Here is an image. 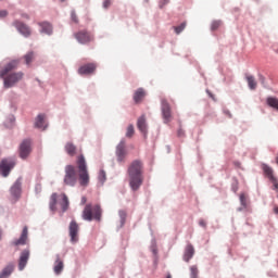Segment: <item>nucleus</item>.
I'll list each match as a JSON object with an SVG mask.
<instances>
[{
	"label": "nucleus",
	"mask_w": 278,
	"mask_h": 278,
	"mask_svg": "<svg viewBox=\"0 0 278 278\" xmlns=\"http://www.w3.org/2000/svg\"><path fill=\"white\" fill-rule=\"evenodd\" d=\"M40 27H41V31L43 34H48V35H51L52 31H53V27L51 25V23H48V22H43V23H39Z\"/></svg>",
	"instance_id": "obj_24"
},
{
	"label": "nucleus",
	"mask_w": 278,
	"mask_h": 278,
	"mask_svg": "<svg viewBox=\"0 0 278 278\" xmlns=\"http://www.w3.org/2000/svg\"><path fill=\"white\" fill-rule=\"evenodd\" d=\"M222 25V21H213L212 25H211V29L215 30L218 29V27H220Z\"/></svg>",
	"instance_id": "obj_36"
},
{
	"label": "nucleus",
	"mask_w": 278,
	"mask_h": 278,
	"mask_svg": "<svg viewBox=\"0 0 278 278\" xmlns=\"http://www.w3.org/2000/svg\"><path fill=\"white\" fill-rule=\"evenodd\" d=\"M18 64V60H11V62H8V64L0 71V77L3 78L4 88H12L23 79L24 73L22 71L12 73V71L17 68Z\"/></svg>",
	"instance_id": "obj_1"
},
{
	"label": "nucleus",
	"mask_w": 278,
	"mask_h": 278,
	"mask_svg": "<svg viewBox=\"0 0 278 278\" xmlns=\"http://www.w3.org/2000/svg\"><path fill=\"white\" fill-rule=\"evenodd\" d=\"M111 5V0H105L104 3H103V7L104 8H110Z\"/></svg>",
	"instance_id": "obj_41"
},
{
	"label": "nucleus",
	"mask_w": 278,
	"mask_h": 278,
	"mask_svg": "<svg viewBox=\"0 0 278 278\" xmlns=\"http://www.w3.org/2000/svg\"><path fill=\"white\" fill-rule=\"evenodd\" d=\"M277 197H278V194H277Z\"/></svg>",
	"instance_id": "obj_53"
},
{
	"label": "nucleus",
	"mask_w": 278,
	"mask_h": 278,
	"mask_svg": "<svg viewBox=\"0 0 278 278\" xmlns=\"http://www.w3.org/2000/svg\"><path fill=\"white\" fill-rule=\"evenodd\" d=\"M266 102L270 108H275V110H278V98L277 97H267Z\"/></svg>",
	"instance_id": "obj_28"
},
{
	"label": "nucleus",
	"mask_w": 278,
	"mask_h": 278,
	"mask_svg": "<svg viewBox=\"0 0 278 278\" xmlns=\"http://www.w3.org/2000/svg\"><path fill=\"white\" fill-rule=\"evenodd\" d=\"M134 134H135V128H134V125L130 124V125H128V127L126 129V137L132 138Z\"/></svg>",
	"instance_id": "obj_32"
},
{
	"label": "nucleus",
	"mask_w": 278,
	"mask_h": 278,
	"mask_svg": "<svg viewBox=\"0 0 278 278\" xmlns=\"http://www.w3.org/2000/svg\"><path fill=\"white\" fill-rule=\"evenodd\" d=\"M15 160L13 157H3L0 162V173L3 177H8L10 175L12 168L15 166Z\"/></svg>",
	"instance_id": "obj_6"
},
{
	"label": "nucleus",
	"mask_w": 278,
	"mask_h": 278,
	"mask_svg": "<svg viewBox=\"0 0 278 278\" xmlns=\"http://www.w3.org/2000/svg\"><path fill=\"white\" fill-rule=\"evenodd\" d=\"M277 52H278V49H277Z\"/></svg>",
	"instance_id": "obj_52"
},
{
	"label": "nucleus",
	"mask_w": 278,
	"mask_h": 278,
	"mask_svg": "<svg viewBox=\"0 0 278 278\" xmlns=\"http://www.w3.org/2000/svg\"><path fill=\"white\" fill-rule=\"evenodd\" d=\"M14 25L21 34H23L24 36H30L31 31L28 25H25V23H22L21 21H15Z\"/></svg>",
	"instance_id": "obj_17"
},
{
	"label": "nucleus",
	"mask_w": 278,
	"mask_h": 278,
	"mask_svg": "<svg viewBox=\"0 0 278 278\" xmlns=\"http://www.w3.org/2000/svg\"><path fill=\"white\" fill-rule=\"evenodd\" d=\"M71 18H72V21H73L74 23H79V18H78V16H77L75 10H72V12H71Z\"/></svg>",
	"instance_id": "obj_37"
},
{
	"label": "nucleus",
	"mask_w": 278,
	"mask_h": 278,
	"mask_svg": "<svg viewBox=\"0 0 278 278\" xmlns=\"http://www.w3.org/2000/svg\"><path fill=\"white\" fill-rule=\"evenodd\" d=\"M240 203L243 205V207H248V197L244 194V192H241L240 194Z\"/></svg>",
	"instance_id": "obj_33"
},
{
	"label": "nucleus",
	"mask_w": 278,
	"mask_h": 278,
	"mask_svg": "<svg viewBox=\"0 0 278 278\" xmlns=\"http://www.w3.org/2000/svg\"><path fill=\"white\" fill-rule=\"evenodd\" d=\"M64 268V260L61 257L60 253L55 255V262L53 270L56 275H60Z\"/></svg>",
	"instance_id": "obj_16"
},
{
	"label": "nucleus",
	"mask_w": 278,
	"mask_h": 278,
	"mask_svg": "<svg viewBox=\"0 0 278 278\" xmlns=\"http://www.w3.org/2000/svg\"><path fill=\"white\" fill-rule=\"evenodd\" d=\"M62 197H63V199L61 201V207H62L63 212H66V210L68 208V205H70L68 197L65 193H63Z\"/></svg>",
	"instance_id": "obj_29"
},
{
	"label": "nucleus",
	"mask_w": 278,
	"mask_h": 278,
	"mask_svg": "<svg viewBox=\"0 0 278 278\" xmlns=\"http://www.w3.org/2000/svg\"><path fill=\"white\" fill-rule=\"evenodd\" d=\"M30 153H31V140L25 139L20 144V155L21 157L26 159Z\"/></svg>",
	"instance_id": "obj_9"
},
{
	"label": "nucleus",
	"mask_w": 278,
	"mask_h": 278,
	"mask_svg": "<svg viewBox=\"0 0 278 278\" xmlns=\"http://www.w3.org/2000/svg\"><path fill=\"white\" fill-rule=\"evenodd\" d=\"M186 26H187V23L184 22V23H181L180 25L174 27V29H175L176 34H181V31H184V29H185Z\"/></svg>",
	"instance_id": "obj_34"
},
{
	"label": "nucleus",
	"mask_w": 278,
	"mask_h": 278,
	"mask_svg": "<svg viewBox=\"0 0 278 278\" xmlns=\"http://www.w3.org/2000/svg\"><path fill=\"white\" fill-rule=\"evenodd\" d=\"M30 251L29 249H24L22 253L20 254V260H18V268L20 270H24L28 260H29Z\"/></svg>",
	"instance_id": "obj_13"
},
{
	"label": "nucleus",
	"mask_w": 278,
	"mask_h": 278,
	"mask_svg": "<svg viewBox=\"0 0 278 278\" xmlns=\"http://www.w3.org/2000/svg\"><path fill=\"white\" fill-rule=\"evenodd\" d=\"M190 276L191 278H198L199 277V268L197 265L190 266Z\"/></svg>",
	"instance_id": "obj_31"
},
{
	"label": "nucleus",
	"mask_w": 278,
	"mask_h": 278,
	"mask_svg": "<svg viewBox=\"0 0 278 278\" xmlns=\"http://www.w3.org/2000/svg\"><path fill=\"white\" fill-rule=\"evenodd\" d=\"M271 184L274 185V188L278 190V179L277 177H275L274 172H273Z\"/></svg>",
	"instance_id": "obj_38"
},
{
	"label": "nucleus",
	"mask_w": 278,
	"mask_h": 278,
	"mask_svg": "<svg viewBox=\"0 0 278 278\" xmlns=\"http://www.w3.org/2000/svg\"><path fill=\"white\" fill-rule=\"evenodd\" d=\"M128 179L132 190H139L143 184V162L134 160L128 166Z\"/></svg>",
	"instance_id": "obj_2"
},
{
	"label": "nucleus",
	"mask_w": 278,
	"mask_h": 278,
	"mask_svg": "<svg viewBox=\"0 0 278 278\" xmlns=\"http://www.w3.org/2000/svg\"><path fill=\"white\" fill-rule=\"evenodd\" d=\"M276 162H277V164H278V153H277V156H276Z\"/></svg>",
	"instance_id": "obj_49"
},
{
	"label": "nucleus",
	"mask_w": 278,
	"mask_h": 278,
	"mask_svg": "<svg viewBox=\"0 0 278 278\" xmlns=\"http://www.w3.org/2000/svg\"><path fill=\"white\" fill-rule=\"evenodd\" d=\"M167 278H172V275H168Z\"/></svg>",
	"instance_id": "obj_51"
},
{
	"label": "nucleus",
	"mask_w": 278,
	"mask_h": 278,
	"mask_svg": "<svg viewBox=\"0 0 278 278\" xmlns=\"http://www.w3.org/2000/svg\"><path fill=\"white\" fill-rule=\"evenodd\" d=\"M274 212H275V214H278V205L274 206Z\"/></svg>",
	"instance_id": "obj_44"
},
{
	"label": "nucleus",
	"mask_w": 278,
	"mask_h": 278,
	"mask_svg": "<svg viewBox=\"0 0 278 278\" xmlns=\"http://www.w3.org/2000/svg\"><path fill=\"white\" fill-rule=\"evenodd\" d=\"M247 81L251 90H255L257 88V81L253 75H247Z\"/></svg>",
	"instance_id": "obj_25"
},
{
	"label": "nucleus",
	"mask_w": 278,
	"mask_h": 278,
	"mask_svg": "<svg viewBox=\"0 0 278 278\" xmlns=\"http://www.w3.org/2000/svg\"><path fill=\"white\" fill-rule=\"evenodd\" d=\"M232 190H233L235 192H237L238 186H233V187H232Z\"/></svg>",
	"instance_id": "obj_46"
},
{
	"label": "nucleus",
	"mask_w": 278,
	"mask_h": 278,
	"mask_svg": "<svg viewBox=\"0 0 278 278\" xmlns=\"http://www.w3.org/2000/svg\"><path fill=\"white\" fill-rule=\"evenodd\" d=\"M76 164L78 168V179L80 186H89L90 173L88 172V163L84 153H79V155H77Z\"/></svg>",
	"instance_id": "obj_3"
},
{
	"label": "nucleus",
	"mask_w": 278,
	"mask_h": 278,
	"mask_svg": "<svg viewBox=\"0 0 278 278\" xmlns=\"http://www.w3.org/2000/svg\"><path fill=\"white\" fill-rule=\"evenodd\" d=\"M68 229H70L71 241L77 242V240L79 239L78 238L79 225L77 220H71Z\"/></svg>",
	"instance_id": "obj_11"
},
{
	"label": "nucleus",
	"mask_w": 278,
	"mask_h": 278,
	"mask_svg": "<svg viewBox=\"0 0 278 278\" xmlns=\"http://www.w3.org/2000/svg\"><path fill=\"white\" fill-rule=\"evenodd\" d=\"M115 154L117 157V162H124L127 151H126V142L125 140H121L116 147Z\"/></svg>",
	"instance_id": "obj_10"
},
{
	"label": "nucleus",
	"mask_w": 278,
	"mask_h": 278,
	"mask_svg": "<svg viewBox=\"0 0 278 278\" xmlns=\"http://www.w3.org/2000/svg\"><path fill=\"white\" fill-rule=\"evenodd\" d=\"M101 217H102L101 205L99 204L92 205L91 203H87L83 212V218H85V220H92V218H96V220H101Z\"/></svg>",
	"instance_id": "obj_4"
},
{
	"label": "nucleus",
	"mask_w": 278,
	"mask_h": 278,
	"mask_svg": "<svg viewBox=\"0 0 278 278\" xmlns=\"http://www.w3.org/2000/svg\"><path fill=\"white\" fill-rule=\"evenodd\" d=\"M10 192L14 199H20L22 194V179H16V181H14L11 186Z\"/></svg>",
	"instance_id": "obj_12"
},
{
	"label": "nucleus",
	"mask_w": 278,
	"mask_h": 278,
	"mask_svg": "<svg viewBox=\"0 0 278 278\" xmlns=\"http://www.w3.org/2000/svg\"><path fill=\"white\" fill-rule=\"evenodd\" d=\"M62 3H64L66 0H60Z\"/></svg>",
	"instance_id": "obj_50"
},
{
	"label": "nucleus",
	"mask_w": 278,
	"mask_h": 278,
	"mask_svg": "<svg viewBox=\"0 0 278 278\" xmlns=\"http://www.w3.org/2000/svg\"><path fill=\"white\" fill-rule=\"evenodd\" d=\"M46 114H38L35 121V127L46 129L47 125H45Z\"/></svg>",
	"instance_id": "obj_23"
},
{
	"label": "nucleus",
	"mask_w": 278,
	"mask_h": 278,
	"mask_svg": "<svg viewBox=\"0 0 278 278\" xmlns=\"http://www.w3.org/2000/svg\"><path fill=\"white\" fill-rule=\"evenodd\" d=\"M56 203H58V192H53L50 197V210H52V212H55L56 210Z\"/></svg>",
	"instance_id": "obj_26"
},
{
	"label": "nucleus",
	"mask_w": 278,
	"mask_h": 278,
	"mask_svg": "<svg viewBox=\"0 0 278 278\" xmlns=\"http://www.w3.org/2000/svg\"><path fill=\"white\" fill-rule=\"evenodd\" d=\"M74 36L76 40H78V42H80L81 45H88L89 42L94 40V36H92V34L87 29H81L80 31H76Z\"/></svg>",
	"instance_id": "obj_8"
},
{
	"label": "nucleus",
	"mask_w": 278,
	"mask_h": 278,
	"mask_svg": "<svg viewBox=\"0 0 278 278\" xmlns=\"http://www.w3.org/2000/svg\"><path fill=\"white\" fill-rule=\"evenodd\" d=\"M161 112L163 114V119L165 121V123H170L173 118V112L170 103L167 101V99H161Z\"/></svg>",
	"instance_id": "obj_7"
},
{
	"label": "nucleus",
	"mask_w": 278,
	"mask_h": 278,
	"mask_svg": "<svg viewBox=\"0 0 278 278\" xmlns=\"http://www.w3.org/2000/svg\"><path fill=\"white\" fill-rule=\"evenodd\" d=\"M99 181H101V184H104V181H106V173L103 168L99 173Z\"/></svg>",
	"instance_id": "obj_35"
},
{
	"label": "nucleus",
	"mask_w": 278,
	"mask_h": 278,
	"mask_svg": "<svg viewBox=\"0 0 278 278\" xmlns=\"http://www.w3.org/2000/svg\"><path fill=\"white\" fill-rule=\"evenodd\" d=\"M8 12L7 10H0V16H7Z\"/></svg>",
	"instance_id": "obj_43"
},
{
	"label": "nucleus",
	"mask_w": 278,
	"mask_h": 278,
	"mask_svg": "<svg viewBox=\"0 0 278 278\" xmlns=\"http://www.w3.org/2000/svg\"><path fill=\"white\" fill-rule=\"evenodd\" d=\"M14 270V264L10 263L0 273V278H8Z\"/></svg>",
	"instance_id": "obj_21"
},
{
	"label": "nucleus",
	"mask_w": 278,
	"mask_h": 278,
	"mask_svg": "<svg viewBox=\"0 0 278 278\" xmlns=\"http://www.w3.org/2000/svg\"><path fill=\"white\" fill-rule=\"evenodd\" d=\"M65 151L68 155L74 156L77 153V147L74 144V142H66Z\"/></svg>",
	"instance_id": "obj_22"
},
{
	"label": "nucleus",
	"mask_w": 278,
	"mask_h": 278,
	"mask_svg": "<svg viewBox=\"0 0 278 278\" xmlns=\"http://www.w3.org/2000/svg\"><path fill=\"white\" fill-rule=\"evenodd\" d=\"M28 238V227H23V231L21 233V237L17 240L13 241V244H26Z\"/></svg>",
	"instance_id": "obj_19"
},
{
	"label": "nucleus",
	"mask_w": 278,
	"mask_h": 278,
	"mask_svg": "<svg viewBox=\"0 0 278 278\" xmlns=\"http://www.w3.org/2000/svg\"><path fill=\"white\" fill-rule=\"evenodd\" d=\"M178 136H185V130L181 127L178 129Z\"/></svg>",
	"instance_id": "obj_42"
},
{
	"label": "nucleus",
	"mask_w": 278,
	"mask_h": 278,
	"mask_svg": "<svg viewBox=\"0 0 278 278\" xmlns=\"http://www.w3.org/2000/svg\"><path fill=\"white\" fill-rule=\"evenodd\" d=\"M147 92L144 90V88H137V90H135V94H134V100L135 103H141L142 99H144Z\"/></svg>",
	"instance_id": "obj_20"
},
{
	"label": "nucleus",
	"mask_w": 278,
	"mask_h": 278,
	"mask_svg": "<svg viewBox=\"0 0 278 278\" xmlns=\"http://www.w3.org/2000/svg\"><path fill=\"white\" fill-rule=\"evenodd\" d=\"M137 127H138L139 131H141V134H143V136H147L148 123H147L146 114H142L141 116H139V118L137 119Z\"/></svg>",
	"instance_id": "obj_14"
},
{
	"label": "nucleus",
	"mask_w": 278,
	"mask_h": 278,
	"mask_svg": "<svg viewBox=\"0 0 278 278\" xmlns=\"http://www.w3.org/2000/svg\"><path fill=\"white\" fill-rule=\"evenodd\" d=\"M24 16H25L26 18H29L28 14H24Z\"/></svg>",
	"instance_id": "obj_48"
},
{
	"label": "nucleus",
	"mask_w": 278,
	"mask_h": 278,
	"mask_svg": "<svg viewBox=\"0 0 278 278\" xmlns=\"http://www.w3.org/2000/svg\"><path fill=\"white\" fill-rule=\"evenodd\" d=\"M86 201H87V198H86V197H83V198H81V203H86Z\"/></svg>",
	"instance_id": "obj_45"
},
{
	"label": "nucleus",
	"mask_w": 278,
	"mask_h": 278,
	"mask_svg": "<svg viewBox=\"0 0 278 278\" xmlns=\"http://www.w3.org/2000/svg\"><path fill=\"white\" fill-rule=\"evenodd\" d=\"M97 68V64H94L93 62H90L89 64H84L83 66H80L78 68V73L80 75H90L91 73H94Z\"/></svg>",
	"instance_id": "obj_15"
},
{
	"label": "nucleus",
	"mask_w": 278,
	"mask_h": 278,
	"mask_svg": "<svg viewBox=\"0 0 278 278\" xmlns=\"http://www.w3.org/2000/svg\"><path fill=\"white\" fill-rule=\"evenodd\" d=\"M169 0H163V3H168Z\"/></svg>",
	"instance_id": "obj_47"
},
{
	"label": "nucleus",
	"mask_w": 278,
	"mask_h": 278,
	"mask_svg": "<svg viewBox=\"0 0 278 278\" xmlns=\"http://www.w3.org/2000/svg\"><path fill=\"white\" fill-rule=\"evenodd\" d=\"M195 253V249L193 244H187L184 252V260L185 262H190L191 257H193Z\"/></svg>",
	"instance_id": "obj_18"
},
{
	"label": "nucleus",
	"mask_w": 278,
	"mask_h": 278,
	"mask_svg": "<svg viewBox=\"0 0 278 278\" xmlns=\"http://www.w3.org/2000/svg\"><path fill=\"white\" fill-rule=\"evenodd\" d=\"M265 175L273 181V175H274V168L271 166H268V164H263L262 166Z\"/></svg>",
	"instance_id": "obj_27"
},
{
	"label": "nucleus",
	"mask_w": 278,
	"mask_h": 278,
	"mask_svg": "<svg viewBox=\"0 0 278 278\" xmlns=\"http://www.w3.org/2000/svg\"><path fill=\"white\" fill-rule=\"evenodd\" d=\"M78 179L77 170L74 164L65 166L64 184L66 186H76Z\"/></svg>",
	"instance_id": "obj_5"
},
{
	"label": "nucleus",
	"mask_w": 278,
	"mask_h": 278,
	"mask_svg": "<svg viewBox=\"0 0 278 278\" xmlns=\"http://www.w3.org/2000/svg\"><path fill=\"white\" fill-rule=\"evenodd\" d=\"M199 225H201V227H206L207 223H206V220L204 218H201L199 220Z\"/></svg>",
	"instance_id": "obj_40"
},
{
	"label": "nucleus",
	"mask_w": 278,
	"mask_h": 278,
	"mask_svg": "<svg viewBox=\"0 0 278 278\" xmlns=\"http://www.w3.org/2000/svg\"><path fill=\"white\" fill-rule=\"evenodd\" d=\"M33 60H35L34 51H29L28 53H26L24 55V61L26 62V64H30L33 62Z\"/></svg>",
	"instance_id": "obj_30"
},
{
	"label": "nucleus",
	"mask_w": 278,
	"mask_h": 278,
	"mask_svg": "<svg viewBox=\"0 0 278 278\" xmlns=\"http://www.w3.org/2000/svg\"><path fill=\"white\" fill-rule=\"evenodd\" d=\"M126 216H127V214H126L125 210H119V217L122 218V223H125Z\"/></svg>",
	"instance_id": "obj_39"
}]
</instances>
